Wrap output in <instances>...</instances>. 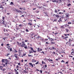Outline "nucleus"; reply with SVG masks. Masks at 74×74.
Wrapping results in <instances>:
<instances>
[{"label": "nucleus", "instance_id": "60", "mask_svg": "<svg viewBox=\"0 0 74 74\" xmlns=\"http://www.w3.org/2000/svg\"><path fill=\"white\" fill-rule=\"evenodd\" d=\"M45 67H47V66L46 65H45Z\"/></svg>", "mask_w": 74, "mask_h": 74}, {"label": "nucleus", "instance_id": "51", "mask_svg": "<svg viewBox=\"0 0 74 74\" xmlns=\"http://www.w3.org/2000/svg\"><path fill=\"white\" fill-rule=\"evenodd\" d=\"M40 73H42V70H40Z\"/></svg>", "mask_w": 74, "mask_h": 74}, {"label": "nucleus", "instance_id": "10", "mask_svg": "<svg viewBox=\"0 0 74 74\" xmlns=\"http://www.w3.org/2000/svg\"><path fill=\"white\" fill-rule=\"evenodd\" d=\"M32 62H36V60H35L34 59H33L32 60Z\"/></svg>", "mask_w": 74, "mask_h": 74}, {"label": "nucleus", "instance_id": "52", "mask_svg": "<svg viewBox=\"0 0 74 74\" xmlns=\"http://www.w3.org/2000/svg\"><path fill=\"white\" fill-rule=\"evenodd\" d=\"M6 45H7V46H9V45H9V44H7Z\"/></svg>", "mask_w": 74, "mask_h": 74}, {"label": "nucleus", "instance_id": "34", "mask_svg": "<svg viewBox=\"0 0 74 74\" xmlns=\"http://www.w3.org/2000/svg\"><path fill=\"white\" fill-rule=\"evenodd\" d=\"M28 56H29V57H30V56H32V55L28 54Z\"/></svg>", "mask_w": 74, "mask_h": 74}, {"label": "nucleus", "instance_id": "3", "mask_svg": "<svg viewBox=\"0 0 74 74\" xmlns=\"http://www.w3.org/2000/svg\"><path fill=\"white\" fill-rule=\"evenodd\" d=\"M48 39H49V40L50 41H51V42L52 41H53V39H52V38H48Z\"/></svg>", "mask_w": 74, "mask_h": 74}, {"label": "nucleus", "instance_id": "19", "mask_svg": "<svg viewBox=\"0 0 74 74\" xmlns=\"http://www.w3.org/2000/svg\"><path fill=\"white\" fill-rule=\"evenodd\" d=\"M18 26H19L20 27H22V25L21 24L18 25Z\"/></svg>", "mask_w": 74, "mask_h": 74}, {"label": "nucleus", "instance_id": "56", "mask_svg": "<svg viewBox=\"0 0 74 74\" xmlns=\"http://www.w3.org/2000/svg\"><path fill=\"white\" fill-rule=\"evenodd\" d=\"M45 41H47V40H48V39H45Z\"/></svg>", "mask_w": 74, "mask_h": 74}, {"label": "nucleus", "instance_id": "58", "mask_svg": "<svg viewBox=\"0 0 74 74\" xmlns=\"http://www.w3.org/2000/svg\"><path fill=\"white\" fill-rule=\"evenodd\" d=\"M16 68H18L19 67V66L18 65H17V66H16Z\"/></svg>", "mask_w": 74, "mask_h": 74}, {"label": "nucleus", "instance_id": "20", "mask_svg": "<svg viewBox=\"0 0 74 74\" xmlns=\"http://www.w3.org/2000/svg\"><path fill=\"white\" fill-rule=\"evenodd\" d=\"M56 21H57V20L56 19H55L54 20L53 22H56Z\"/></svg>", "mask_w": 74, "mask_h": 74}, {"label": "nucleus", "instance_id": "27", "mask_svg": "<svg viewBox=\"0 0 74 74\" xmlns=\"http://www.w3.org/2000/svg\"><path fill=\"white\" fill-rule=\"evenodd\" d=\"M5 69H3V70H2V71H5Z\"/></svg>", "mask_w": 74, "mask_h": 74}, {"label": "nucleus", "instance_id": "14", "mask_svg": "<svg viewBox=\"0 0 74 74\" xmlns=\"http://www.w3.org/2000/svg\"><path fill=\"white\" fill-rule=\"evenodd\" d=\"M67 6L68 7H69L70 6H71V4L70 3H69L67 5Z\"/></svg>", "mask_w": 74, "mask_h": 74}, {"label": "nucleus", "instance_id": "8", "mask_svg": "<svg viewBox=\"0 0 74 74\" xmlns=\"http://www.w3.org/2000/svg\"><path fill=\"white\" fill-rule=\"evenodd\" d=\"M25 44H22V45H21V47H24V46H25Z\"/></svg>", "mask_w": 74, "mask_h": 74}, {"label": "nucleus", "instance_id": "62", "mask_svg": "<svg viewBox=\"0 0 74 74\" xmlns=\"http://www.w3.org/2000/svg\"><path fill=\"white\" fill-rule=\"evenodd\" d=\"M26 72V70H24V73H25Z\"/></svg>", "mask_w": 74, "mask_h": 74}, {"label": "nucleus", "instance_id": "26", "mask_svg": "<svg viewBox=\"0 0 74 74\" xmlns=\"http://www.w3.org/2000/svg\"><path fill=\"white\" fill-rule=\"evenodd\" d=\"M52 50L53 49H55V48L54 47H52Z\"/></svg>", "mask_w": 74, "mask_h": 74}, {"label": "nucleus", "instance_id": "40", "mask_svg": "<svg viewBox=\"0 0 74 74\" xmlns=\"http://www.w3.org/2000/svg\"><path fill=\"white\" fill-rule=\"evenodd\" d=\"M51 43L52 44H55V42H51Z\"/></svg>", "mask_w": 74, "mask_h": 74}, {"label": "nucleus", "instance_id": "13", "mask_svg": "<svg viewBox=\"0 0 74 74\" xmlns=\"http://www.w3.org/2000/svg\"><path fill=\"white\" fill-rule=\"evenodd\" d=\"M16 28H19V25H18V24H16Z\"/></svg>", "mask_w": 74, "mask_h": 74}, {"label": "nucleus", "instance_id": "32", "mask_svg": "<svg viewBox=\"0 0 74 74\" xmlns=\"http://www.w3.org/2000/svg\"><path fill=\"white\" fill-rule=\"evenodd\" d=\"M10 51H12V48H10Z\"/></svg>", "mask_w": 74, "mask_h": 74}, {"label": "nucleus", "instance_id": "15", "mask_svg": "<svg viewBox=\"0 0 74 74\" xmlns=\"http://www.w3.org/2000/svg\"><path fill=\"white\" fill-rule=\"evenodd\" d=\"M28 26H32V23H28Z\"/></svg>", "mask_w": 74, "mask_h": 74}, {"label": "nucleus", "instance_id": "7", "mask_svg": "<svg viewBox=\"0 0 74 74\" xmlns=\"http://www.w3.org/2000/svg\"><path fill=\"white\" fill-rule=\"evenodd\" d=\"M29 65H31V66H32V67H34V66H33V64H32V63L30 62V63H29Z\"/></svg>", "mask_w": 74, "mask_h": 74}, {"label": "nucleus", "instance_id": "24", "mask_svg": "<svg viewBox=\"0 0 74 74\" xmlns=\"http://www.w3.org/2000/svg\"><path fill=\"white\" fill-rule=\"evenodd\" d=\"M30 48L31 49V50H32V51H33L34 50H33V48L32 47H30Z\"/></svg>", "mask_w": 74, "mask_h": 74}, {"label": "nucleus", "instance_id": "59", "mask_svg": "<svg viewBox=\"0 0 74 74\" xmlns=\"http://www.w3.org/2000/svg\"><path fill=\"white\" fill-rule=\"evenodd\" d=\"M15 56V58H18V57H17V56Z\"/></svg>", "mask_w": 74, "mask_h": 74}, {"label": "nucleus", "instance_id": "1", "mask_svg": "<svg viewBox=\"0 0 74 74\" xmlns=\"http://www.w3.org/2000/svg\"><path fill=\"white\" fill-rule=\"evenodd\" d=\"M34 37H35V38H37V39H39L41 38V37L40 36L38 35H34Z\"/></svg>", "mask_w": 74, "mask_h": 74}, {"label": "nucleus", "instance_id": "41", "mask_svg": "<svg viewBox=\"0 0 74 74\" xmlns=\"http://www.w3.org/2000/svg\"><path fill=\"white\" fill-rule=\"evenodd\" d=\"M14 70L15 72H17V70H16V69H14Z\"/></svg>", "mask_w": 74, "mask_h": 74}, {"label": "nucleus", "instance_id": "23", "mask_svg": "<svg viewBox=\"0 0 74 74\" xmlns=\"http://www.w3.org/2000/svg\"><path fill=\"white\" fill-rule=\"evenodd\" d=\"M68 25H71V22H68Z\"/></svg>", "mask_w": 74, "mask_h": 74}, {"label": "nucleus", "instance_id": "6", "mask_svg": "<svg viewBox=\"0 0 74 74\" xmlns=\"http://www.w3.org/2000/svg\"><path fill=\"white\" fill-rule=\"evenodd\" d=\"M66 32L67 33H68V32H70V30L68 29H65Z\"/></svg>", "mask_w": 74, "mask_h": 74}, {"label": "nucleus", "instance_id": "55", "mask_svg": "<svg viewBox=\"0 0 74 74\" xmlns=\"http://www.w3.org/2000/svg\"><path fill=\"white\" fill-rule=\"evenodd\" d=\"M64 36H67V34H64Z\"/></svg>", "mask_w": 74, "mask_h": 74}, {"label": "nucleus", "instance_id": "39", "mask_svg": "<svg viewBox=\"0 0 74 74\" xmlns=\"http://www.w3.org/2000/svg\"><path fill=\"white\" fill-rule=\"evenodd\" d=\"M15 51H14V52H18V51H17L16 50H15Z\"/></svg>", "mask_w": 74, "mask_h": 74}, {"label": "nucleus", "instance_id": "43", "mask_svg": "<svg viewBox=\"0 0 74 74\" xmlns=\"http://www.w3.org/2000/svg\"><path fill=\"white\" fill-rule=\"evenodd\" d=\"M15 73H16V74H19V73H18V72H15Z\"/></svg>", "mask_w": 74, "mask_h": 74}, {"label": "nucleus", "instance_id": "2", "mask_svg": "<svg viewBox=\"0 0 74 74\" xmlns=\"http://www.w3.org/2000/svg\"><path fill=\"white\" fill-rule=\"evenodd\" d=\"M56 16V18H59V17H60V16L58 15L57 14H54L53 15V16Z\"/></svg>", "mask_w": 74, "mask_h": 74}, {"label": "nucleus", "instance_id": "48", "mask_svg": "<svg viewBox=\"0 0 74 74\" xmlns=\"http://www.w3.org/2000/svg\"><path fill=\"white\" fill-rule=\"evenodd\" d=\"M2 18H2L4 20V19H5L4 17L3 16V17H2Z\"/></svg>", "mask_w": 74, "mask_h": 74}, {"label": "nucleus", "instance_id": "22", "mask_svg": "<svg viewBox=\"0 0 74 74\" xmlns=\"http://www.w3.org/2000/svg\"><path fill=\"white\" fill-rule=\"evenodd\" d=\"M40 40H41L42 41H44V39L43 38H41Z\"/></svg>", "mask_w": 74, "mask_h": 74}, {"label": "nucleus", "instance_id": "63", "mask_svg": "<svg viewBox=\"0 0 74 74\" xmlns=\"http://www.w3.org/2000/svg\"><path fill=\"white\" fill-rule=\"evenodd\" d=\"M17 55H18V54H15V55H14V56H17Z\"/></svg>", "mask_w": 74, "mask_h": 74}, {"label": "nucleus", "instance_id": "57", "mask_svg": "<svg viewBox=\"0 0 74 74\" xmlns=\"http://www.w3.org/2000/svg\"><path fill=\"white\" fill-rule=\"evenodd\" d=\"M56 61H58V60H59L58 59H56Z\"/></svg>", "mask_w": 74, "mask_h": 74}, {"label": "nucleus", "instance_id": "49", "mask_svg": "<svg viewBox=\"0 0 74 74\" xmlns=\"http://www.w3.org/2000/svg\"><path fill=\"white\" fill-rule=\"evenodd\" d=\"M3 67H5V64H3Z\"/></svg>", "mask_w": 74, "mask_h": 74}, {"label": "nucleus", "instance_id": "28", "mask_svg": "<svg viewBox=\"0 0 74 74\" xmlns=\"http://www.w3.org/2000/svg\"><path fill=\"white\" fill-rule=\"evenodd\" d=\"M3 38V39H4L3 40H4V41H5V39L6 38Z\"/></svg>", "mask_w": 74, "mask_h": 74}, {"label": "nucleus", "instance_id": "42", "mask_svg": "<svg viewBox=\"0 0 74 74\" xmlns=\"http://www.w3.org/2000/svg\"><path fill=\"white\" fill-rule=\"evenodd\" d=\"M22 3H25L26 1H22Z\"/></svg>", "mask_w": 74, "mask_h": 74}, {"label": "nucleus", "instance_id": "47", "mask_svg": "<svg viewBox=\"0 0 74 74\" xmlns=\"http://www.w3.org/2000/svg\"><path fill=\"white\" fill-rule=\"evenodd\" d=\"M10 55V53H8L7 54V56H8V55Z\"/></svg>", "mask_w": 74, "mask_h": 74}, {"label": "nucleus", "instance_id": "25", "mask_svg": "<svg viewBox=\"0 0 74 74\" xmlns=\"http://www.w3.org/2000/svg\"><path fill=\"white\" fill-rule=\"evenodd\" d=\"M49 49L50 50H52V48H51V47H49Z\"/></svg>", "mask_w": 74, "mask_h": 74}, {"label": "nucleus", "instance_id": "29", "mask_svg": "<svg viewBox=\"0 0 74 74\" xmlns=\"http://www.w3.org/2000/svg\"><path fill=\"white\" fill-rule=\"evenodd\" d=\"M26 31L27 32H29V30H28V29H26Z\"/></svg>", "mask_w": 74, "mask_h": 74}, {"label": "nucleus", "instance_id": "5", "mask_svg": "<svg viewBox=\"0 0 74 74\" xmlns=\"http://www.w3.org/2000/svg\"><path fill=\"white\" fill-rule=\"evenodd\" d=\"M15 10L16 12H19V13L21 12V11L20 10H18L17 9H15Z\"/></svg>", "mask_w": 74, "mask_h": 74}, {"label": "nucleus", "instance_id": "37", "mask_svg": "<svg viewBox=\"0 0 74 74\" xmlns=\"http://www.w3.org/2000/svg\"><path fill=\"white\" fill-rule=\"evenodd\" d=\"M18 65H19V66H21V63H18Z\"/></svg>", "mask_w": 74, "mask_h": 74}, {"label": "nucleus", "instance_id": "54", "mask_svg": "<svg viewBox=\"0 0 74 74\" xmlns=\"http://www.w3.org/2000/svg\"><path fill=\"white\" fill-rule=\"evenodd\" d=\"M2 8V9H3V6H1V7L0 6V8Z\"/></svg>", "mask_w": 74, "mask_h": 74}, {"label": "nucleus", "instance_id": "46", "mask_svg": "<svg viewBox=\"0 0 74 74\" xmlns=\"http://www.w3.org/2000/svg\"><path fill=\"white\" fill-rule=\"evenodd\" d=\"M33 51L35 53H36V51L33 50Z\"/></svg>", "mask_w": 74, "mask_h": 74}, {"label": "nucleus", "instance_id": "31", "mask_svg": "<svg viewBox=\"0 0 74 74\" xmlns=\"http://www.w3.org/2000/svg\"><path fill=\"white\" fill-rule=\"evenodd\" d=\"M52 2H56V1L54 0V1H52Z\"/></svg>", "mask_w": 74, "mask_h": 74}, {"label": "nucleus", "instance_id": "33", "mask_svg": "<svg viewBox=\"0 0 74 74\" xmlns=\"http://www.w3.org/2000/svg\"><path fill=\"white\" fill-rule=\"evenodd\" d=\"M38 61L37 62H36L35 64H38Z\"/></svg>", "mask_w": 74, "mask_h": 74}, {"label": "nucleus", "instance_id": "4", "mask_svg": "<svg viewBox=\"0 0 74 74\" xmlns=\"http://www.w3.org/2000/svg\"><path fill=\"white\" fill-rule=\"evenodd\" d=\"M65 15H66V18H69V14L66 13Z\"/></svg>", "mask_w": 74, "mask_h": 74}, {"label": "nucleus", "instance_id": "64", "mask_svg": "<svg viewBox=\"0 0 74 74\" xmlns=\"http://www.w3.org/2000/svg\"><path fill=\"white\" fill-rule=\"evenodd\" d=\"M22 43L23 44H25V42H22Z\"/></svg>", "mask_w": 74, "mask_h": 74}, {"label": "nucleus", "instance_id": "36", "mask_svg": "<svg viewBox=\"0 0 74 74\" xmlns=\"http://www.w3.org/2000/svg\"><path fill=\"white\" fill-rule=\"evenodd\" d=\"M28 41V40H25V42H27V41Z\"/></svg>", "mask_w": 74, "mask_h": 74}, {"label": "nucleus", "instance_id": "12", "mask_svg": "<svg viewBox=\"0 0 74 74\" xmlns=\"http://www.w3.org/2000/svg\"><path fill=\"white\" fill-rule=\"evenodd\" d=\"M17 42L18 45H21L22 44L21 43H19V42Z\"/></svg>", "mask_w": 74, "mask_h": 74}, {"label": "nucleus", "instance_id": "50", "mask_svg": "<svg viewBox=\"0 0 74 74\" xmlns=\"http://www.w3.org/2000/svg\"><path fill=\"white\" fill-rule=\"evenodd\" d=\"M23 8H19V9H20V10H22Z\"/></svg>", "mask_w": 74, "mask_h": 74}, {"label": "nucleus", "instance_id": "9", "mask_svg": "<svg viewBox=\"0 0 74 74\" xmlns=\"http://www.w3.org/2000/svg\"><path fill=\"white\" fill-rule=\"evenodd\" d=\"M5 60H7L6 59H2V62H3V63L4 62H4V61H5Z\"/></svg>", "mask_w": 74, "mask_h": 74}, {"label": "nucleus", "instance_id": "44", "mask_svg": "<svg viewBox=\"0 0 74 74\" xmlns=\"http://www.w3.org/2000/svg\"><path fill=\"white\" fill-rule=\"evenodd\" d=\"M2 23H3V25H5V23H4V22H3Z\"/></svg>", "mask_w": 74, "mask_h": 74}, {"label": "nucleus", "instance_id": "35", "mask_svg": "<svg viewBox=\"0 0 74 74\" xmlns=\"http://www.w3.org/2000/svg\"><path fill=\"white\" fill-rule=\"evenodd\" d=\"M53 62V60H49V62Z\"/></svg>", "mask_w": 74, "mask_h": 74}, {"label": "nucleus", "instance_id": "11", "mask_svg": "<svg viewBox=\"0 0 74 74\" xmlns=\"http://www.w3.org/2000/svg\"><path fill=\"white\" fill-rule=\"evenodd\" d=\"M10 5H14V3H13L12 2L10 3Z\"/></svg>", "mask_w": 74, "mask_h": 74}, {"label": "nucleus", "instance_id": "16", "mask_svg": "<svg viewBox=\"0 0 74 74\" xmlns=\"http://www.w3.org/2000/svg\"><path fill=\"white\" fill-rule=\"evenodd\" d=\"M0 69H1V70H3V67L2 66H0Z\"/></svg>", "mask_w": 74, "mask_h": 74}, {"label": "nucleus", "instance_id": "18", "mask_svg": "<svg viewBox=\"0 0 74 74\" xmlns=\"http://www.w3.org/2000/svg\"><path fill=\"white\" fill-rule=\"evenodd\" d=\"M24 48H25V49H27V45H25L24 46Z\"/></svg>", "mask_w": 74, "mask_h": 74}, {"label": "nucleus", "instance_id": "45", "mask_svg": "<svg viewBox=\"0 0 74 74\" xmlns=\"http://www.w3.org/2000/svg\"><path fill=\"white\" fill-rule=\"evenodd\" d=\"M39 12V11H36L35 12H36V13H38Z\"/></svg>", "mask_w": 74, "mask_h": 74}, {"label": "nucleus", "instance_id": "53", "mask_svg": "<svg viewBox=\"0 0 74 74\" xmlns=\"http://www.w3.org/2000/svg\"><path fill=\"white\" fill-rule=\"evenodd\" d=\"M61 62H63L64 63V62L63 60H62L61 61Z\"/></svg>", "mask_w": 74, "mask_h": 74}, {"label": "nucleus", "instance_id": "21", "mask_svg": "<svg viewBox=\"0 0 74 74\" xmlns=\"http://www.w3.org/2000/svg\"><path fill=\"white\" fill-rule=\"evenodd\" d=\"M37 51L38 52H40V48H38V50H37Z\"/></svg>", "mask_w": 74, "mask_h": 74}, {"label": "nucleus", "instance_id": "38", "mask_svg": "<svg viewBox=\"0 0 74 74\" xmlns=\"http://www.w3.org/2000/svg\"><path fill=\"white\" fill-rule=\"evenodd\" d=\"M59 33H58V32H56L55 34L56 35L57 34H58Z\"/></svg>", "mask_w": 74, "mask_h": 74}, {"label": "nucleus", "instance_id": "17", "mask_svg": "<svg viewBox=\"0 0 74 74\" xmlns=\"http://www.w3.org/2000/svg\"><path fill=\"white\" fill-rule=\"evenodd\" d=\"M42 8H44V9H45V8H44V7H40V6H39V8H42Z\"/></svg>", "mask_w": 74, "mask_h": 74}, {"label": "nucleus", "instance_id": "30", "mask_svg": "<svg viewBox=\"0 0 74 74\" xmlns=\"http://www.w3.org/2000/svg\"><path fill=\"white\" fill-rule=\"evenodd\" d=\"M68 44H71V42L70 41L68 42Z\"/></svg>", "mask_w": 74, "mask_h": 74}, {"label": "nucleus", "instance_id": "61", "mask_svg": "<svg viewBox=\"0 0 74 74\" xmlns=\"http://www.w3.org/2000/svg\"><path fill=\"white\" fill-rule=\"evenodd\" d=\"M57 12H58V11L56 10L55 11V12H56V13H57Z\"/></svg>", "mask_w": 74, "mask_h": 74}]
</instances>
